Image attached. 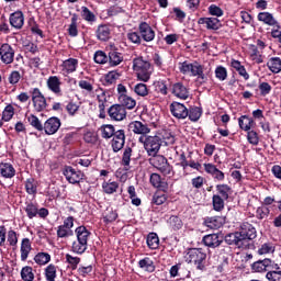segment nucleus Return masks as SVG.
Here are the masks:
<instances>
[{
  "mask_svg": "<svg viewBox=\"0 0 281 281\" xmlns=\"http://www.w3.org/2000/svg\"><path fill=\"white\" fill-rule=\"evenodd\" d=\"M146 244L150 249H159V236L157 233H149L147 235Z\"/></svg>",
  "mask_w": 281,
  "mask_h": 281,
  "instance_id": "nucleus-45",
  "label": "nucleus"
},
{
  "mask_svg": "<svg viewBox=\"0 0 281 281\" xmlns=\"http://www.w3.org/2000/svg\"><path fill=\"white\" fill-rule=\"evenodd\" d=\"M24 210L26 212L27 218L30 220L36 218V216H38V204L30 202L26 204Z\"/></svg>",
  "mask_w": 281,
  "mask_h": 281,
  "instance_id": "nucleus-50",
  "label": "nucleus"
},
{
  "mask_svg": "<svg viewBox=\"0 0 281 281\" xmlns=\"http://www.w3.org/2000/svg\"><path fill=\"white\" fill-rule=\"evenodd\" d=\"M139 269H143V271H146L147 273H154L156 267L155 261L150 259L149 257H145L138 261Z\"/></svg>",
  "mask_w": 281,
  "mask_h": 281,
  "instance_id": "nucleus-36",
  "label": "nucleus"
},
{
  "mask_svg": "<svg viewBox=\"0 0 281 281\" xmlns=\"http://www.w3.org/2000/svg\"><path fill=\"white\" fill-rule=\"evenodd\" d=\"M30 93L32 95V102L35 111L38 113H41V111H45V109H47V99H45L41 89L33 88Z\"/></svg>",
  "mask_w": 281,
  "mask_h": 281,
  "instance_id": "nucleus-8",
  "label": "nucleus"
},
{
  "mask_svg": "<svg viewBox=\"0 0 281 281\" xmlns=\"http://www.w3.org/2000/svg\"><path fill=\"white\" fill-rule=\"evenodd\" d=\"M133 70L140 82H148L153 76V71H155L150 61L145 60L144 57H136L133 59Z\"/></svg>",
  "mask_w": 281,
  "mask_h": 281,
  "instance_id": "nucleus-3",
  "label": "nucleus"
},
{
  "mask_svg": "<svg viewBox=\"0 0 281 281\" xmlns=\"http://www.w3.org/2000/svg\"><path fill=\"white\" fill-rule=\"evenodd\" d=\"M111 120L122 122L126 117V109L123 105L114 104L108 110Z\"/></svg>",
  "mask_w": 281,
  "mask_h": 281,
  "instance_id": "nucleus-18",
  "label": "nucleus"
},
{
  "mask_svg": "<svg viewBox=\"0 0 281 281\" xmlns=\"http://www.w3.org/2000/svg\"><path fill=\"white\" fill-rule=\"evenodd\" d=\"M16 169L10 162H0V177L2 179H14Z\"/></svg>",
  "mask_w": 281,
  "mask_h": 281,
  "instance_id": "nucleus-26",
  "label": "nucleus"
},
{
  "mask_svg": "<svg viewBox=\"0 0 281 281\" xmlns=\"http://www.w3.org/2000/svg\"><path fill=\"white\" fill-rule=\"evenodd\" d=\"M171 93L180 100H188L190 98V90L183 82H176L171 86Z\"/></svg>",
  "mask_w": 281,
  "mask_h": 281,
  "instance_id": "nucleus-20",
  "label": "nucleus"
},
{
  "mask_svg": "<svg viewBox=\"0 0 281 281\" xmlns=\"http://www.w3.org/2000/svg\"><path fill=\"white\" fill-rule=\"evenodd\" d=\"M252 271L256 273H262L263 271H271V269H279L278 263L273 262L271 259L266 258L263 260H258L251 265Z\"/></svg>",
  "mask_w": 281,
  "mask_h": 281,
  "instance_id": "nucleus-11",
  "label": "nucleus"
},
{
  "mask_svg": "<svg viewBox=\"0 0 281 281\" xmlns=\"http://www.w3.org/2000/svg\"><path fill=\"white\" fill-rule=\"evenodd\" d=\"M75 234L77 236V240L72 243L71 251L82 256V254H85L89 247L91 232L87 228V226H79L75 229Z\"/></svg>",
  "mask_w": 281,
  "mask_h": 281,
  "instance_id": "nucleus-2",
  "label": "nucleus"
},
{
  "mask_svg": "<svg viewBox=\"0 0 281 281\" xmlns=\"http://www.w3.org/2000/svg\"><path fill=\"white\" fill-rule=\"evenodd\" d=\"M180 72L181 74H190L193 78H198V80H202L205 82L207 80V74H205V66L201 65L199 61H183L180 64Z\"/></svg>",
  "mask_w": 281,
  "mask_h": 281,
  "instance_id": "nucleus-4",
  "label": "nucleus"
},
{
  "mask_svg": "<svg viewBox=\"0 0 281 281\" xmlns=\"http://www.w3.org/2000/svg\"><path fill=\"white\" fill-rule=\"evenodd\" d=\"M61 68L64 74H74L78 70V59L76 58H68L63 61Z\"/></svg>",
  "mask_w": 281,
  "mask_h": 281,
  "instance_id": "nucleus-32",
  "label": "nucleus"
},
{
  "mask_svg": "<svg viewBox=\"0 0 281 281\" xmlns=\"http://www.w3.org/2000/svg\"><path fill=\"white\" fill-rule=\"evenodd\" d=\"M21 260L22 262H25L27 260V257L30 256V252L32 251V243L30 241V238H23L21 243Z\"/></svg>",
  "mask_w": 281,
  "mask_h": 281,
  "instance_id": "nucleus-35",
  "label": "nucleus"
},
{
  "mask_svg": "<svg viewBox=\"0 0 281 281\" xmlns=\"http://www.w3.org/2000/svg\"><path fill=\"white\" fill-rule=\"evenodd\" d=\"M69 236H74L72 229H69L63 225L57 227V238H69Z\"/></svg>",
  "mask_w": 281,
  "mask_h": 281,
  "instance_id": "nucleus-62",
  "label": "nucleus"
},
{
  "mask_svg": "<svg viewBox=\"0 0 281 281\" xmlns=\"http://www.w3.org/2000/svg\"><path fill=\"white\" fill-rule=\"evenodd\" d=\"M128 128L134 135H140V137H148V133H150V125L142 121L131 122Z\"/></svg>",
  "mask_w": 281,
  "mask_h": 281,
  "instance_id": "nucleus-10",
  "label": "nucleus"
},
{
  "mask_svg": "<svg viewBox=\"0 0 281 281\" xmlns=\"http://www.w3.org/2000/svg\"><path fill=\"white\" fill-rule=\"evenodd\" d=\"M273 251H276V246L271 241L262 244L261 247L258 249L259 256H266V254H273Z\"/></svg>",
  "mask_w": 281,
  "mask_h": 281,
  "instance_id": "nucleus-54",
  "label": "nucleus"
},
{
  "mask_svg": "<svg viewBox=\"0 0 281 281\" xmlns=\"http://www.w3.org/2000/svg\"><path fill=\"white\" fill-rule=\"evenodd\" d=\"M120 78H122V71L120 70H112L109 71L103 80H102V85L104 87H111V85H115V82H117V80H120Z\"/></svg>",
  "mask_w": 281,
  "mask_h": 281,
  "instance_id": "nucleus-30",
  "label": "nucleus"
},
{
  "mask_svg": "<svg viewBox=\"0 0 281 281\" xmlns=\"http://www.w3.org/2000/svg\"><path fill=\"white\" fill-rule=\"evenodd\" d=\"M203 115V110L199 106L191 108L188 110V117L191 122H199Z\"/></svg>",
  "mask_w": 281,
  "mask_h": 281,
  "instance_id": "nucleus-48",
  "label": "nucleus"
},
{
  "mask_svg": "<svg viewBox=\"0 0 281 281\" xmlns=\"http://www.w3.org/2000/svg\"><path fill=\"white\" fill-rule=\"evenodd\" d=\"M95 34L99 41L106 42L111 38V27L106 24H101L98 26Z\"/></svg>",
  "mask_w": 281,
  "mask_h": 281,
  "instance_id": "nucleus-33",
  "label": "nucleus"
},
{
  "mask_svg": "<svg viewBox=\"0 0 281 281\" xmlns=\"http://www.w3.org/2000/svg\"><path fill=\"white\" fill-rule=\"evenodd\" d=\"M27 120H29V124H31L33 128H36V131H43L44 125L43 123H41V120H38L36 115L31 114L29 115Z\"/></svg>",
  "mask_w": 281,
  "mask_h": 281,
  "instance_id": "nucleus-63",
  "label": "nucleus"
},
{
  "mask_svg": "<svg viewBox=\"0 0 281 281\" xmlns=\"http://www.w3.org/2000/svg\"><path fill=\"white\" fill-rule=\"evenodd\" d=\"M238 124H239V128L247 133L251 131L254 126H256V121H254V119L249 117L248 115H241L238 119Z\"/></svg>",
  "mask_w": 281,
  "mask_h": 281,
  "instance_id": "nucleus-31",
  "label": "nucleus"
},
{
  "mask_svg": "<svg viewBox=\"0 0 281 281\" xmlns=\"http://www.w3.org/2000/svg\"><path fill=\"white\" fill-rule=\"evenodd\" d=\"M101 136L103 137V139H111V137H113V135L117 132L115 131V126L113 125H102L101 128Z\"/></svg>",
  "mask_w": 281,
  "mask_h": 281,
  "instance_id": "nucleus-46",
  "label": "nucleus"
},
{
  "mask_svg": "<svg viewBox=\"0 0 281 281\" xmlns=\"http://www.w3.org/2000/svg\"><path fill=\"white\" fill-rule=\"evenodd\" d=\"M60 128V119L52 116L44 123V128L46 135H56Z\"/></svg>",
  "mask_w": 281,
  "mask_h": 281,
  "instance_id": "nucleus-21",
  "label": "nucleus"
},
{
  "mask_svg": "<svg viewBox=\"0 0 281 281\" xmlns=\"http://www.w3.org/2000/svg\"><path fill=\"white\" fill-rule=\"evenodd\" d=\"M169 225L175 229V232H177L183 227V222L179 216L172 215L169 217Z\"/></svg>",
  "mask_w": 281,
  "mask_h": 281,
  "instance_id": "nucleus-58",
  "label": "nucleus"
},
{
  "mask_svg": "<svg viewBox=\"0 0 281 281\" xmlns=\"http://www.w3.org/2000/svg\"><path fill=\"white\" fill-rule=\"evenodd\" d=\"M202 243H204L205 247L216 249V247H221V243H223V239H221V236H218V234H209L203 237Z\"/></svg>",
  "mask_w": 281,
  "mask_h": 281,
  "instance_id": "nucleus-28",
  "label": "nucleus"
},
{
  "mask_svg": "<svg viewBox=\"0 0 281 281\" xmlns=\"http://www.w3.org/2000/svg\"><path fill=\"white\" fill-rule=\"evenodd\" d=\"M68 34L72 38H76V36H78V13L71 14L70 24L68 26Z\"/></svg>",
  "mask_w": 281,
  "mask_h": 281,
  "instance_id": "nucleus-41",
  "label": "nucleus"
},
{
  "mask_svg": "<svg viewBox=\"0 0 281 281\" xmlns=\"http://www.w3.org/2000/svg\"><path fill=\"white\" fill-rule=\"evenodd\" d=\"M198 25H205L206 30H211L213 32H216L222 27L221 20H218V18H200L198 20Z\"/></svg>",
  "mask_w": 281,
  "mask_h": 281,
  "instance_id": "nucleus-22",
  "label": "nucleus"
},
{
  "mask_svg": "<svg viewBox=\"0 0 281 281\" xmlns=\"http://www.w3.org/2000/svg\"><path fill=\"white\" fill-rule=\"evenodd\" d=\"M215 190L217 194L215 196H220L221 199H224L227 201L229 199V194H232V187L228 184H217L215 186Z\"/></svg>",
  "mask_w": 281,
  "mask_h": 281,
  "instance_id": "nucleus-38",
  "label": "nucleus"
},
{
  "mask_svg": "<svg viewBox=\"0 0 281 281\" xmlns=\"http://www.w3.org/2000/svg\"><path fill=\"white\" fill-rule=\"evenodd\" d=\"M63 175L68 181V183H72V184L80 183V181H82V178L85 177L82 171L76 170L71 166L65 167L63 170Z\"/></svg>",
  "mask_w": 281,
  "mask_h": 281,
  "instance_id": "nucleus-9",
  "label": "nucleus"
},
{
  "mask_svg": "<svg viewBox=\"0 0 281 281\" xmlns=\"http://www.w3.org/2000/svg\"><path fill=\"white\" fill-rule=\"evenodd\" d=\"M166 201H168V195H166V193L164 192L158 191L153 195L151 203H154V205H164Z\"/></svg>",
  "mask_w": 281,
  "mask_h": 281,
  "instance_id": "nucleus-57",
  "label": "nucleus"
},
{
  "mask_svg": "<svg viewBox=\"0 0 281 281\" xmlns=\"http://www.w3.org/2000/svg\"><path fill=\"white\" fill-rule=\"evenodd\" d=\"M138 31L140 34V38H143V41H145V43H150L151 41H155V31L153 30L150 24H148L146 22H142L138 25Z\"/></svg>",
  "mask_w": 281,
  "mask_h": 281,
  "instance_id": "nucleus-19",
  "label": "nucleus"
},
{
  "mask_svg": "<svg viewBox=\"0 0 281 281\" xmlns=\"http://www.w3.org/2000/svg\"><path fill=\"white\" fill-rule=\"evenodd\" d=\"M225 200L224 198H221V195L213 194L212 196V203H213V210L215 212H223L225 210Z\"/></svg>",
  "mask_w": 281,
  "mask_h": 281,
  "instance_id": "nucleus-43",
  "label": "nucleus"
},
{
  "mask_svg": "<svg viewBox=\"0 0 281 281\" xmlns=\"http://www.w3.org/2000/svg\"><path fill=\"white\" fill-rule=\"evenodd\" d=\"M52 260V255L49 252H38L34 257V261L36 265H40L41 267L47 265Z\"/></svg>",
  "mask_w": 281,
  "mask_h": 281,
  "instance_id": "nucleus-49",
  "label": "nucleus"
},
{
  "mask_svg": "<svg viewBox=\"0 0 281 281\" xmlns=\"http://www.w3.org/2000/svg\"><path fill=\"white\" fill-rule=\"evenodd\" d=\"M215 78H217V80H220L221 82L227 80V68L223 66H217L215 68Z\"/></svg>",
  "mask_w": 281,
  "mask_h": 281,
  "instance_id": "nucleus-64",
  "label": "nucleus"
},
{
  "mask_svg": "<svg viewBox=\"0 0 281 281\" xmlns=\"http://www.w3.org/2000/svg\"><path fill=\"white\" fill-rule=\"evenodd\" d=\"M21 278L24 281H34V272L32 267L25 266L21 270Z\"/></svg>",
  "mask_w": 281,
  "mask_h": 281,
  "instance_id": "nucleus-56",
  "label": "nucleus"
},
{
  "mask_svg": "<svg viewBox=\"0 0 281 281\" xmlns=\"http://www.w3.org/2000/svg\"><path fill=\"white\" fill-rule=\"evenodd\" d=\"M149 157H150L149 158L150 166L159 170V172H161L164 177H175V169L172 168L170 162H168L167 157L159 154H156L155 156H149Z\"/></svg>",
  "mask_w": 281,
  "mask_h": 281,
  "instance_id": "nucleus-6",
  "label": "nucleus"
},
{
  "mask_svg": "<svg viewBox=\"0 0 281 281\" xmlns=\"http://www.w3.org/2000/svg\"><path fill=\"white\" fill-rule=\"evenodd\" d=\"M184 260L198 271H205V267L207 265V252H205L203 248H190L184 256Z\"/></svg>",
  "mask_w": 281,
  "mask_h": 281,
  "instance_id": "nucleus-1",
  "label": "nucleus"
},
{
  "mask_svg": "<svg viewBox=\"0 0 281 281\" xmlns=\"http://www.w3.org/2000/svg\"><path fill=\"white\" fill-rule=\"evenodd\" d=\"M102 190L105 194H115L120 190V182L105 180L102 182Z\"/></svg>",
  "mask_w": 281,
  "mask_h": 281,
  "instance_id": "nucleus-34",
  "label": "nucleus"
},
{
  "mask_svg": "<svg viewBox=\"0 0 281 281\" xmlns=\"http://www.w3.org/2000/svg\"><path fill=\"white\" fill-rule=\"evenodd\" d=\"M225 223V217L223 216H212V217H205L203 225L204 227H207L209 229H221Z\"/></svg>",
  "mask_w": 281,
  "mask_h": 281,
  "instance_id": "nucleus-25",
  "label": "nucleus"
},
{
  "mask_svg": "<svg viewBox=\"0 0 281 281\" xmlns=\"http://www.w3.org/2000/svg\"><path fill=\"white\" fill-rule=\"evenodd\" d=\"M112 137H113L111 142L112 150L113 153H120V150L124 148V144H126V134L124 130H119L114 132Z\"/></svg>",
  "mask_w": 281,
  "mask_h": 281,
  "instance_id": "nucleus-13",
  "label": "nucleus"
},
{
  "mask_svg": "<svg viewBox=\"0 0 281 281\" xmlns=\"http://www.w3.org/2000/svg\"><path fill=\"white\" fill-rule=\"evenodd\" d=\"M81 16L83 21H87L90 25H93L95 21H98V18H95V14L89 10L87 7H81Z\"/></svg>",
  "mask_w": 281,
  "mask_h": 281,
  "instance_id": "nucleus-42",
  "label": "nucleus"
},
{
  "mask_svg": "<svg viewBox=\"0 0 281 281\" xmlns=\"http://www.w3.org/2000/svg\"><path fill=\"white\" fill-rule=\"evenodd\" d=\"M46 85L47 88L52 91V93H54L55 95H63V89L60 88V85H63V82L60 81V77H48Z\"/></svg>",
  "mask_w": 281,
  "mask_h": 281,
  "instance_id": "nucleus-24",
  "label": "nucleus"
},
{
  "mask_svg": "<svg viewBox=\"0 0 281 281\" xmlns=\"http://www.w3.org/2000/svg\"><path fill=\"white\" fill-rule=\"evenodd\" d=\"M203 166L204 172L210 175L214 181H225V172L217 169L216 165L212 162H205Z\"/></svg>",
  "mask_w": 281,
  "mask_h": 281,
  "instance_id": "nucleus-15",
  "label": "nucleus"
},
{
  "mask_svg": "<svg viewBox=\"0 0 281 281\" xmlns=\"http://www.w3.org/2000/svg\"><path fill=\"white\" fill-rule=\"evenodd\" d=\"M25 191L33 196H35V194L38 192V186L36 184V180L34 178L26 179Z\"/></svg>",
  "mask_w": 281,
  "mask_h": 281,
  "instance_id": "nucleus-44",
  "label": "nucleus"
},
{
  "mask_svg": "<svg viewBox=\"0 0 281 281\" xmlns=\"http://www.w3.org/2000/svg\"><path fill=\"white\" fill-rule=\"evenodd\" d=\"M56 273H57V270L54 263L48 265L45 268V272H44L46 281H56Z\"/></svg>",
  "mask_w": 281,
  "mask_h": 281,
  "instance_id": "nucleus-53",
  "label": "nucleus"
},
{
  "mask_svg": "<svg viewBox=\"0 0 281 281\" xmlns=\"http://www.w3.org/2000/svg\"><path fill=\"white\" fill-rule=\"evenodd\" d=\"M247 133V142L252 146H258L260 144V137L258 136V132L250 130Z\"/></svg>",
  "mask_w": 281,
  "mask_h": 281,
  "instance_id": "nucleus-61",
  "label": "nucleus"
},
{
  "mask_svg": "<svg viewBox=\"0 0 281 281\" xmlns=\"http://www.w3.org/2000/svg\"><path fill=\"white\" fill-rule=\"evenodd\" d=\"M149 181L154 188L161 190V192H166L168 190V182L164 181L159 173H151Z\"/></svg>",
  "mask_w": 281,
  "mask_h": 281,
  "instance_id": "nucleus-29",
  "label": "nucleus"
},
{
  "mask_svg": "<svg viewBox=\"0 0 281 281\" xmlns=\"http://www.w3.org/2000/svg\"><path fill=\"white\" fill-rule=\"evenodd\" d=\"M14 117V106L12 104H9L4 108L2 112V122H10Z\"/></svg>",
  "mask_w": 281,
  "mask_h": 281,
  "instance_id": "nucleus-60",
  "label": "nucleus"
},
{
  "mask_svg": "<svg viewBox=\"0 0 281 281\" xmlns=\"http://www.w3.org/2000/svg\"><path fill=\"white\" fill-rule=\"evenodd\" d=\"M139 144H143V148L146 150L148 157H155V155H159V150H161V137L155 136H139Z\"/></svg>",
  "mask_w": 281,
  "mask_h": 281,
  "instance_id": "nucleus-5",
  "label": "nucleus"
},
{
  "mask_svg": "<svg viewBox=\"0 0 281 281\" xmlns=\"http://www.w3.org/2000/svg\"><path fill=\"white\" fill-rule=\"evenodd\" d=\"M65 258L67 265H69V269H71V271H76V269H78V266L80 265V257H74L70 254H66Z\"/></svg>",
  "mask_w": 281,
  "mask_h": 281,
  "instance_id": "nucleus-51",
  "label": "nucleus"
},
{
  "mask_svg": "<svg viewBox=\"0 0 281 281\" xmlns=\"http://www.w3.org/2000/svg\"><path fill=\"white\" fill-rule=\"evenodd\" d=\"M257 21H260V23H263V25H269V27H273L280 23L274 19L273 13L267 11L259 12L257 15Z\"/></svg>",
  "mask_w": 281,
  "mask_h": 281,
  "instance_id": "nucleus-27",
  "label": "nucleus"
},
{
  "mask_svg": "<svg viewBox=\"0 0 281 281\" xmlns=\"http://www.w3.org/2000/svg\"><path fill=\"white\" fill-rule=\"evenodd\" d=\"M133 91L136 95H139V98H146V95H148V86H146V83H136L133 87Z\"/></svg>",
  "mask_w": 281,
  "mask_h": 281,
  "instance_id": "nucleus-52",
  "label": "nucleus"
},
{
  "mask_svg": "<svg viewBox=\"0 0 281 281\" xmlns=\"http://www.w3.org/2000/svg\"><path fill=\"white\" fill-rule=\"evenodd\" d=\"M9 23L14 30H22L23 25H25V15L23 14V11L18 10L11 13L9 16Z\"/></svg>",
  "mask_w": 281,
  "mask_h": 281,
  "instance_id": "nucleus-17",
  "label": "nucleus"
},
{
  "mask_svg": "<svg viewBox=\"0 0 281 281\" xmlns=\"http://www.w3.org/2000/svg\"><path fill=\"white\" fill-rule=\"evenodd\" d=\"M14 54L15 50L10 44L4 43L0 46V60L4 65H12L14 63Z\"/></svg>",
  "mask_w": 281,
  "mask_h": 281,
  "instance_id": "nucleus-12",
  "label": "nucleus"
},
{
  "mask_svg": "<svg viewBox=\"0 0 281 281\" xmlns=\"http://www.w3.org/2000/svg\"><path fill=\"white\" fill-rule=\"evenodd\" d=\"M108 56L110 67H117V65L124 63V56L122 55V53L117 52V47L115 46V44L110 45V52Z\"/></svg>",
  "mask_w": 281,
  "mask_h": 281,
  "instance_id": "nucleus-16",
  "label": "nucleus"
},
{
  "mask_svg": "<svg viewBox=\"0 0 281 281\" xmlns=\"http://www.w3.org/2000/svg\"><path fill=\"white\" fill-rule=\"evenodd\" d=\"M119 102L121 103V106H123V109L125 108L130 111H132L134 106H137V101H135V99L130 95L122 97L121 99H119Z\"/></svg>",
  "mask_w": 281,
  "mask_h": 281,
  "instance_id": "nucleus-47",
  "label": "nucleus"
},
{
  "mask_svg": "<svg viewBox=\"0 0 281 281\" xmlns=\"http://www.w3.org/2000/svg\"><path fill=\"white\" fill-rule=\"evenodd\" d=\"M131 157H133V148L125 147L121 159V165H123L125 170H131Z\"/></svg>",
  "mask_w": 281,
  "mask_h": 281,
  "instance_id": "nucleus-39",
  "label": "nucleus"
},
{
  "mask_svg": "<svg viewBox=\"0 0 281 281\" xmlns=\"http://www.w3.org/2000/svg\"><path fill=\"white\" fill-rule=\"evenodd\" d=\"M224 240L227 245H234L235 247H238V249H246L243 238L240 236V231L227 234L224 237Z\"/></svg>",
  "mask_w": 281,
  "mask_h": 281,
  "instance_id": "nucleus-23",
  "label": "nucleus"
},
{
  "mask_svg": "<svg viewBox=\"0 0 281 281\" xmlns=\"http://www.w3.org/2000/svg\"><path fill=\"white\" fill-rule=\"evenodd\" d=\"M239 234L241 236V240L244 243V247H246V248L249 247V240H254L258 236V234L256 232V227H254V225H251L248 222H244L240 225Z\"/></svg>",
  "mask_w": 281,
  "mask_h": 281,
  "instance_id": "nucleus-7",
  "label": "nucleus"
},
{
  "mask_svg": "<svg viewBox=\"0 0 281 281\" xmlns=\"http://www.w3.org/2000/svg\"><path fill=\"white\" fill-rule=\"evenodd\" d=\"M170 113L177 120H186L188 117V108L183 103L175 101L170 104Z\"/></svg>",
  "mask_w": 281,
  "mask_h": 281,
  "instance_id": "nucleus-14",
  "label": "nucleus"
},
{
  "mask_svg": "<svg viewBox=\"0 0 281 281\" xmlns=\"http://www.w3.org/2000/svg\"><path fill=\"white\" fill-rule=\"evenodd\" d=\"M266 278L268 281H281L280 266H278V269H270L267 272Z\"/></svg>",
  "mask_w": 281,
  "mask_h": 281,
  "instance_id": "nucleus-55",
  "label": "nucleus"
},
{
  "mask_svg": "<svg viewBox=\"0 0 281 281\" xmlns=\"http://www.w3.org/2000/svg\"><path fill=\"white\" fill-rule=\"evenodd\" d=\"M231 66L233 67V69H235V71H237L239 74V76H241V78H244V80L249 79L247 69L245 68V66H243V64H240V61H238L236 59H232Z\"/></svg>",
  "mask_w": 281,
  "mask_h": 281,
  "instance_id": "nucleus-40",
  "label": "nucleus"
},
{
  "mask_svg": "<svg viewBox=\"0 0 281 281\" xmlns=\"http://www.w3.org/2000/svg\"><path fill=\"white\" fill-rule=\"evenodd\" d=\"M93 60L97 63V65H105V63H109V57L106 56V53L97 50L94 53Z\"/></svg>",
  "mask_w": 281,
  "mask_h": 281,
  "instance_id": "nucleus-59",
  "label": "nucleus"
},
{
  "mask_svg": "<svg viewBox=\"0 0 281 281\" xmlns=\"http://www.w3.org/2000/svg\"><path fill=\"white\" fill-rule=\"evenodd\" d=\"M267 67L271 74H281V58L280 57H271L267 61Z\"/></svg>",
  "mask_w": 281,
  "mask_h": 281,
  "instance_id": "nucleus-37",
  "label": "nucleus"
}]
</instances>
